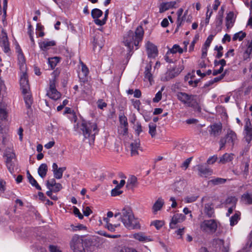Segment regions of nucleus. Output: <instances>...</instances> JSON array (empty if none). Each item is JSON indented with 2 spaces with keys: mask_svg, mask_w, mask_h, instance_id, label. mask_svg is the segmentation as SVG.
<instances>
[{
  "mask_svg": "<svg viewBox=\"0 0 252 252\" xmlns=\"http://www.w3.org/2000/svg\"><path fill=\"white\" fill-rule=\"evenodd\" d=\"M6 146L9 147L6 149L4 155L6 158V163L9 172L12 173L14 172L15 166L14 161L15 154L13 152V145L10 140V137L7 134V129L0 125V151L2 150Z\"/></svg>",
  "mask_w": 252,
  "mask_h": 252,
  "instance_id": "1",
  "label": "nucleus"
},
{
  "mask_svg": "<svg viewBox=\"0 0 252 252\" xmlns=\"http://www.w3.org/2000/svg\"><path fill=\"white\" fill-rule=\"evenodd\" d=\"M114 216L115 218L119 217L124 226L128 229L140 228L138 219L134 217L132 209L129 207L124 208L121 212L116 213Z\"/></svg>",
  "mask_w": 252,
  "mask_h": 252,
  "instance_id": "2",
  "label": "nucleus"
},
{
  "mask_svg": "<svg viewBox=\"0 0 252 252\" xmlns=\"http://www.w3.org/2000/svg\"><path fill=\"white\" fill-rule=\"evenodd\" d=\"M144 35V30L142 26H139L135 32L129 31L124 36L123 42L124 44L131 50L133 45L138 46L139 43L142 40Z\"/></svg>",
  "mask_w": 252,
  "mask_h": 252,
  "instance_id": "3",
  "label": "nucleus"
},
{
  "mask_svg": "<svg viewBox=\"0 0 252 252\" xmlns=\"http://www.w3.org/2000/svg\"><path fill=\"white\" fill-rule=\"evenodd\" d=\"M80 129L85 138L90 137L93 140L99 130L96 123L85 121L82 122Z\"/></svg>",
  "mask_w": 252,
  "mask_h": 252,
  "instance_id": "4",
  "label": "nucleus"
},
{
  "mask_svg": "<svg viewBox=\"0 0 252 252\" xmlns=\"http://www.w3.org/2000/svg\"><path fill=\"white\" fill-rule=\"evenodd\" d=\"M237 140V137L236 133L231 130H228L226 135L221 137L220 140V149H223L226 144L233 147Z\"/></svg>",
  "mask_w": 252,
  "mask_h": 252,
  "instance_id": "5",
  "label": "nucleus"
},
{
  "mask_svg": "<svg viewBox=\"0 0 252 252\" xmlns=\"http://www.w3.org/2000/svg\"><path fill=\"white\" fill-rule=\"evenodd\" d=\"M184 66L182 64H179L177 66L171 69H168L166 72L161 77L162 81H168L171 79L177 76L183 70Z\"/></svg>",
  "mask_w": 252,
  "mask_h": 252,
  "instance_id": "6",
  "label": "nucleus"
},
{
  "mask_svg": "<svg viewBox=\"0 0 252 252\" xmlns=\"http://www.w3.org/2000/svg\"><path fill=\"white\" fill-rule=\"evenodd\" d=\"M201 230L207 233H214L217 228V224L214 220H204L200 224Z\"/></svg>",
  "mask_w": 252,
  "mask_h": 252,
  "instance_id": "7",
  "label": "nucleus"
},
{
  "mask_svg": "<svg viewBox=\"0 0 252 252\" xmlns=\"http://www.w3.org/2000/svg\"><path fill=\"white\" fill-rule=\"evenodd\" d=\"M176 96L179 100L189 107H192L196 101H194L195 95L189 94L186 93L178 92Z\"/></svg>",
  "mask_w": 252,
  "mask_h": 252,
  "instance_id": "8",
  "label": "nucleus"
},
{
  "mask_svg": "<svg viewBox=\"0 0 252 252\" xmlns=\"http://www.w3.org/2000/svg\"><path fill=\"white\" fill-rule=\"evenodd\" d=\"M70 248L74 252H83V240L79 236L74 235L70 242Z\"/></svg>",
  "mask_w": 252,
  "mask_h": 252,
  "instance_id": "9",
  "label": "nucleus"
},
{
  "mask_svg": "<svg viewBox=\"0 0 252 252\" xmlns=\"http://www.w3.org/2000/svg\"><path fill=\"white\" fill-rule=\"evenodd\" d=\"M47 95L53 100H58L59 99L61 94L56 89L55 79L51 80L49 85V89L47 93Z\"/></svg>",
  "mask_w": 252,
  "mask_h": 252,
  "instance_id": "10",
  "label": "nucleus"
},
{
  "mask_svg": "<svg viewBox=\"0 0 252 252\" xmlns=\"http://www.w3.org/2000/svg\"><path fill=\"white\" fill-rule=\"evenodd\" d=\"M245 137L247 142L250 143L252 140V126L250 119L246 118L245 119Z\"/></svg>",
  "mask_w": 252,
  "mask_h": 252,
  "instance_id": "11",
  "label": "nucleus"
},
{
  "mask_svg": "<svg viewBox=\"0 0 252 252\" xmlns=\"http://www.w3.org/2000/svg\"><path fill=\"white\" fill-rule=\"evenodd\" d=\"M186 217L182 214H175L172 217L169 223V227L171 229H175L177 227V224L184 221Z\"/></svg>",
  "mask_w": 252,
  "mask_h": 252,
  "instance_id": "12",
  "label": "nucleus"
},
{
  "mask_svg": "<svg viewBox=\"0 0 252 252\" xmlns=\"http://www.w3.org/2000/svg\"><path fill=\"white\" fill-rule=\"evenodd\" d=\"M0 45L3 48L5 53H7L10 50L7 34L3 30L0 33Z\"/></svg>",
  "mask_w": 252,
  "mask_h": 252,
  "instance_id": "13",
  "label": "nucleus"
},
{
  "mask_svg": "<svg viewBox=\"0 0 252 252\" xmlns=\"http://www.w3.org/2000/svg\"><path fill=\"white\" fill-rule=\"evenodd\" d=\"M21 89L23 93H27L30 89V86L26 73H23L20 80Z\"/></svg>",
  "mask_w": 252,
  "mask_h": 252,
  "instance_id": "14",
  "label": "nucleus"
},
{
  "mask_svg": "<svg viewBox=\"0 0 252 252\" xmlns=\"http://www.w3.org/2000/svg\"><path fill=\"white\" fill-rule=\"evenodd\" d=\"M146 48L149 57L154 58L158 55L157 47L150 42H148L146 44Z\"/></svg>",
  "mask_w": 252,
  "mask_h": 252,
  "instance_id": "15",
  "label": "nucleus"
},
{
  "mask_svg": "<svg viewBox=\"0 0 252 252\" xmlns=\"http://www.w3.org/2000/svg\"><path fill=\"white\" fill-rule=\"evenodd\" d=\"M210 134L213 136H218L220 135L222 131L221 124L216 123L210 126Z\"/></svg>",
  "mask_w": 252,
  "mask_h": 252,
  "instance_id": "16",
  "label": "nucleus"
},
{
  "mask_svg": "<svg viewBox=\"0 0 252 252\" xmlns=\"http://www.w3.org/2000/svg\"><path fill=\"white\" fill-rule=\"evenodd\" d=\"M104 40L102 35L96 34L94 38V49H97L99 51L101 49L104 45Z\"/></svg>",
  "mask_w": 252,
  "mask_h": 252,
  "instance_id": "17",
  "label": "nucleus"
},
{
  "mask_svg": "<svg viewBox=\"0 0 252 252\" xmlns=\"http://www.w3.org/2000/svg\"><path fill=\"white\" fill-rule=\"evenodd\" d=\"M131 156H135L139 154L138 150H140V140L137 139L131 142L130 145Z\"/></svg>",
  "mask_w": 252,
  "mask_h": 252,
  "instance_id": "18",
  "label": "nucleus"
},
{
  "mask_svg": "<svg viewBox=\"0 0 252 252\" xmlns=\"http://www.w3.org/2000/svg\"><path fill=\"white\" fill-rule=\"evenodd\" d=\"M176 3V1L162 3L159 6V13H162L169 9L175 7Z\"/></svg>",
  "mask_w": 252,
  "mask_h": 252,
  "instance_id": "19",
  "label": "nucleus"
},
{
  "mask_svg": "<svg viewBox=\"0 0 252 252\" xmlns=\"http://www.w3.org/2000/svg\"><path fill=\"white\" fill-rule=\"evenodd\" d=\"M250 159L248 158L243 159L241 164V172L245 177H247L249 173Z\"/></svg>",
  "mask_w": 252,
  "mask_h": 252,
  "instance_id": "20",
  "label": "nucleus"
},
{
  "mask_svg": "<svg viewBox=\"0 0 252 252\" xmlns=\"http://www.w3.org/2000/svg\"><path fill=\"white\" fill-rule=\"evenodd\" d=\"M204 212L209 218L212 217L214 213L213 204L212 202L205 204L204 205Z\"/></svg>",
  "mask_w": 252,
  "mask_h": 252,
  "instance_id": "21",
  "label": "nucleus"
},
{
  "mask_svg": "<svg viewBox=\"0 0 252 252\" xmlns=\"http://www.w3.org/2000/svg\"><path fill=\"white\" fill-rule=\"evenodd\" d=\"M234 155L232 153H225L220 158L219 163L225 164L232 161L234 159Z\"/></svg>",
  "mask_w": 252,
  "mask_h": 252,
  "instance_id": "22",
  "label": "nucleus"
},
{
  "mask_svg": "<svg viewBox=\"0 0 252 252\" xmlns=\"http://www.w3.org/2000/svg\"><path fill=\"white\" fill-rule=\"evenodd\" d=\"M164 204V200L161 197L158 198L153 206L152 210L153 212L155 214L158 211L160 210L163 207Z\"/></svg>",
  "mask_w": 252,
  "mask_h": 252,
  "instance_id": "23",
  "label": "nucleus"
},
{
  "mask_svg": "<svg viewBox=\"0 0 252 252\" xmlns=\"http://www.w3.org/2000/svg\"><path fill=\"white\" fill-rule=\"evenodd\" d=\"M235 22L234 13L233 12H229L226 17V26L227 29L232 28Z\"/></svg>",
  "mask_w": 252,
  "mask_h": 252,
  "instance_id": "24",
  "label": "nucleus"
},
{
  "mask_svg": "<svg viewBox=\"0 0 252 252\" xmlns=\"http://www.w3.org/2000/svg\"><path fill=\"white\" fill-rule=\"evenodd\" d=\"M81 63V71H79L78 72V76L80 79H82L83 81L84 82L86 80V77L87 76L89 70L87 67L82 63Z\"/></svg>",
  "mask_w": 252,
  "mask_h": 252,
  "instance_id": "25",
  "label": "nucleus"
},
{
  "mask_svg": "<svg viewBox=\"0 0 252 252\" xmlns=\"http://www.w3.org/2000/svg\"><path fill=\"white\" fill-rule=\"evenodd\" d=\"M103 14L102 11L98 8H94L92 10L91 15L94 19V23L97 25V20H100L99 18Z\"/></svg>",
  "mask_w": 252,
  "mask_h": 252,
  "instance_id": "26",
  "label": "nucleus"
},
{
  "mask_svg": "<svg viewBox=\"0 0 252 252\" xmlns=\"http://www.w3.org/2000/svg\"><path fill=\"white\" fill-rule=\"evenodd\" d=\"M222 21H223V17H222V13H221V15H218L216 18L215 24V26L216 27V32L215 33V35L217 32L221 31Z\"/></svg>",
  "mask_w": 252,
  "mask_h": 252,
  "instance_id": "27",
  "label": "nucleus"
},
{
  "mask_svg": "<svg viewBox=\"0 0 252 252\" xmlns=\"http://www.w3.org/2000/svg\"><path fill=\"white\" fill-rule=\"evenodd\" d=\"M237 202V198L235 196H229L225 200V207L232 206V207H236Z\"/></svg>",
  "mask_w": 252,
  "mask_h": 252,
  "instance_id": "28",
  "label": "nucleus"
},
{
  "mask_svg": "<svg viewBox=\"0 0 252 252\" xmlns=\"http://www.w3.org/2000/svg\"><path fill=\"white\" fill-rule=\"evenodd\" d=\"M48 171V166L46 164H41L38 169V174L42 178H44L46 174Z\"/></svg>",
  "mask_w": 252,
  "mask_h": 252,
  "instance_id": "29",
  "label": "nucleus"
},
{
  "mask_svg": "<svg viewBox=\"0 0 252 252\" xmlns=\"http://www.w3.org/2000/svg\"><path fill=\"white\" fill-rule=\"evenodd\" d=\"M7 117L6 105L3 103H0V120H5Z\"/></svg>",
  "mask_w": 252,
  "mask_h": 252,
  "instance_id": "30",
  "label": "nucleus"
},
{
  "mask_svg": "<svg viewBox=\"0 0 252 252\" xmlns=\"http://www.w3.org/2000/svg\"><path fill=\"white\" fill-rule=\"evenodd\" d=\"M55 45L54 41H43L39 44L40 48L43 50H46L51 46Z\"/></svg>",
  "mask_w": 252,
  "mask_h": 252,
  "instance_id": "31",
  "label": "nucleus"
},
{
  "mask_svg": "<svg viewBox=\"0 0 252 252\" xmlns=\"http://www.w3.org/2000/svg\"><path fill=\"white\" fill-rule=\"evenodd\" d=\"M198 170L200 176H206L207 175H210L212 172L209 169L203 165H198Z\"/></svg>",
  "mask_w": 252,
  "mask_h": 252,
  "instance_id": "32",
  "label": "nucleus"
},
{
  "mask_svg": "<svg viewBox=\"0 0 252 252\" xmlns=\"http://www.w3.org/2000/svg\"><path fill=\"white\" fill-rule=\"evenodd\" d=\"M23 94L24 95V97L26 106L28 109H30L31 108V105L32 103V95L30 93H29L28 91L27 92V93Z\"/></svg>",
  "mask_w": 252,
  "mask_h": 252,
  "instance_id": "33",
  "label": "nucleus"
},
{
  "mask_svg": "<svg viewBox=\"0 0 252 252\" xmlns=\"http://www.w3.org/2000/svg\"><path fill=\"white\" fill-rule=\"evenodd\" d=\"M133 237L141 242L150 241H151L150 238L144 235V234L141 232L135 233L133 235Z\"/></svg>",
  "mask_w": 252,
  "mask_h": 252,
  "instance_id": "34",
  "label": "nucleus"
},
{
  "mask_svg": "<svg viewBox=\"0 0 252 252\" xmlns=\"http://www.w3.org/2000/svg\"><path fill=\"white\" fill-rule=\"evenodd\" d=\"M226 73V71L225 70L222 74H221L220 76L216 77L214 78L213 79L209 81L208 82L206 83L204 85L205 87H209L212 84H213L214 83L219 82V81L221 80L225 75Z\"/></svg>",
  "mask_w": 252,
  "mask_h": 252,
  "instance_id": "35",
  "label": "nucleus"
},
{
  "mask_svg": "<svg viewBox=\"0 0 252 252\" xmlns=\"http://www.w3.org/2000/svg\"><path fill=\"white\" fill-rule=\"evenodd\" d=\"M241 213L237 211L235 214L230 218V224L231 226H233L237 224L238 220L240 219Z\"/></svg>",
  "mask_w": 252,
  "mask_h": 252,
  "instance_id": "36",
  "label": "nucleus"
},
{
  "mask_svg": "<svg viewBox=\"0 0 252 252\" xmlns=\"http://www.w3.org/2000/svg\"><path fill=\"white\" fill-rule=\"evenodd\" d=\"M66 167L59 168L57 170L54 171L53 174L55 178L60 179L63 177V172L66 170Z\"/></svg>",
  "mask_w": 252,
  "mask_h": 252,
  "instance_id": "37",
  "label": "nucleus"
},
{
  "mask_svg": "<svg viewBox=\"0 0 252 252\" xmlns=\"http://www.w3.org/2000/svg\"><path fill=\"white\" fill-rule=\"evenodd\" d=\"M242 200L247 204H252V194L249 193H246L243 194L242 196Z\"/></svg>",
  "mask_w": 252,
  "mask_h": 252,
  "instance_id": "38",
  "label": "nucleus"
},
{
  "mask_svg": "<svg viewBox=\"0 0 252 252\" xmlns=\"http://www.w3.org/2000/svg\"><path fill=\"white\" fill-rule=\"evenodd\" d=\"M151 66L147 65L145 67V70L144 72L145 78L147 79L150 82H151L152 80V74L151 73Z\"/></svg>",
  "mask_w": 252,
  "mask_h": 252,
  "instance_id": "39",
  "label": "nucleus"
},
{
  "mask_svg": "<svg viewBox=\"0 0 252 252\" xmlns=\"http://www.w3.org/2000/svg\"><path fill=\"white\" fill-rule=\"evenodd\" d=\"M168 51H169V53L171 54H175L177 52L182 54L183 52V49L181 48L179 45L175 44L172 48L169 49Z\"/></svg>",
  "mask_w": 252,
  "mask_h": 252,
  "instance_id": "40",
  "label": "nucleus"
},
{
  "mask_svg": "<svg viewBox=\"0 0 252 252\" xmlns=\"http://www.w3.org/2000/svg\"><path fill=\"white\" fill-rule=\"evenodd\" d=\"M226 181V179L221 178H216L210 181L214 185H219L224 184Z\"/></svg>",
  "mask_w": 252,
  "mask_h": 252,
  "instance_id": "41",
  "label": "nucleus"
},
{
  "mask_svg": "<svg viewBox=\"0 0 252 252\" xmlns=\"http://www.w3.org/2000/svg\"><path fill=\"white\" fill-rule=\"evenodd\" d=\"M246 34L245 32H240L235 33L233 37L232 40L233 41H236L238 39L239 41H241L243 39V38L246 36Z\"/></svg>",
  "mask_w": 252,
  "mask_h": 252,
  "instance_id": "42",
  "label": "nucleus"
},
{
  "mask_svg": "<svg viewBox=\"0 0 252 252\" xmlns=\"http://www.w3.org/2000/svg\"><path fill=\"white\" fill-rule=\"evenodd\" d=\"M156 125L154 124H149V133L151 135L152 137H154L156 135Z\"/></svg>",
  "mask_w": 252,
  "mask_h": 252,
  "instance_id": "43",
  "label": "nucleus"
},
{
  "mask_svg": "<svg viewBox=\"0 0 252 252\" xmlns=\"http://www.w3.org/2000/svg\"><path fill=\"white\" fill-rule=\"evenodd\" d=\"M119 122L121 126H127L128 123L127 118L124 115H120L119 117Z\"/></svg>",
  "mask_w": 252,
  "mask_h": 252,
  "instance_id": "44",
  "label": "nucleus"
},
{
  "mask_svg": "<svg viewBox=\"0 0 252 252\" xmlns=\"http://www.w3.org/2000/svg\"><path fill=\"white\" fill-rule=\"evenodd\" d=\"M108 13H109V10L107 9L105 11L104 18L102 20H96V22L97 23V25L98 26H101L104 25L106 23V21H107V18H108Z\"/></svg>",
  "mask_w": 252,
  "mask_h": 252,
  "instance_id": "45",
  "label": "nucleus"
},
{
  "mask_svg": "<svg viewBox=\"0 0 252 252\" xmlns=\"http://www.w3.org/2000/svg\"><path fill=\"white\" fill-rule=\"evenodd\" d=\"M7 8V0H3V8H2L3 15L2 17V20L3 22H4L6 19Z\"/></svg>",
  "mask_w": 252,
  "mask_h": 252,
  "instance_id": "46",
  "label": "nucleus"
},
{
  "mask_svg": "<svg viewBox=\"0 0 252 252\" xmlns=\"http://www.w3.org/2000/svg\"><path fill=\"white\" fill-rule=\"evenodd\" d=\"M59 60L57 57L52 58L48 59V63L52 69H53L56 66Z\"/></svg>",
  "mask_w": 252,
  "mask_h": 252,
  "instance_id": "47",
  "label": "nucleus"
},
{
  "mask_svg": "<svg viewBox=\"0 0 252 252\" xmlns=\"http://www.w3.org/2000/svg\"><path fill=\"white\" fill-rule=\"evenodd\" d=\"M163 221L157 220L152 222V224L154 225L157 229H159L164 225Z\"/></svg>",
  "mask_w": 252,
  "mask_h": 252,
  "instance_id": "48",
  "label": "nucleus"
},
{
  "mask_svg": "<svg viewBox=\"0 0 252 252\" xmlns=\"http://www.w3.org/2000/svg\"><path fill=\"white\" fill-rule=\"evenodd\" d=\"M164 88H162L161 91H158L156 94L155 97L153 98V101L154 102H158L161 100L162 97V91Z\"/></svg>",
  "mask_w": 252,
  "mask_h": 252,
  "instance_id": "49",
  "label": "nucleus"
},
{
  "mask_svg": "<svg viewBox=\"0 0 252 252\" xmlns=\"http://www.w3.org/2000/svg\"><path fill=\"white\" fill-rule=\"evenodd\" d=\"M137 181V178L134 176H131L127 181V185L133 186Z\"/></svg>",
  "mask_w": 252,
  "mask_h": 252,
  "instance_id": "50",
  "label": "nucleus"
},
{
  "mask_svg": "<svg viewBox=\"0 0 252 252\" xmlns=\"http://www.w3.org/2000/svg\"><path fill=\"white\" fill-rule=\"evenodd\" d=\"M198 198V196L191 195L188 196L185 198V200L187 203H191L195 201Z\"/></svg>",
  "mask_w": 252,
  "mask_h": 252,
  "instance_id": "51",
  "label": "nucleus"
},
{
  "mask_svg": "<svg viewBox=\"0 0 252 252\" xmlns=\"http://www.w3.org/2000/svg\"><path fill=\"white\" fill-rule=\"evenodd\" d=\"M222 49L223 47L221 46H220L219 47L218 46H216L215 47V50L218 51V53L216 55V58L220 59L222 56L223 54L222 52H221Z\"/></svg>",
  "mask_w": 252,
  "mask_h": 252,
  "instance_id": "52",
  "label": "nucleus"
},
{
  "mask_svg": "<svg viewBox=\"0 0 252 252\" xmlns=\"http://www.w3.org/2000/svg\"><path fill=\"white\" fill-rule=\"evenodd\" d=\"M62 188V185L60 183H57L55 184L53 187H51V189H49L53 190V192H57L61 190Z\"/></svg>",
  "mask_w": 252,
  "mask_h": 252,
  "instance_id": "53",
  "label": "nucleus"
},
{
  "mask_svg": "<svg viewBox=\"0 0 252 252\" xmlns=\"http://www.w3.org/2000/svg\"><path fill=\"white\" fill-rule=\"evenodd\" d=\"M120 225V224L113 225L111 223H107L106 224L105 227L110 231L113 232L115 230V228L119 227Z\"/></svg>",
  "mask_w": 252,
  "mask_h": 252,
  "instance_id": "54",
  "label": "nucleus"
},
{
  "mask_svg": "<svg viewBox=\"0 0 252 252\" xmlns=\"http://www.w3.org/2000/svg\"><path fill=\"white\" fill-rule=\"evenodd\" d=\"M56 184H57V183H56L55 179L53 178L47 181L46 186L47 188L49 189H51V187H53Z\"/></svg>",
  "mask_w": 252,
  "mask_h": 252,
  "instance_id": "55",
  "label": "nucleus"
},
{
  "mask_svg": "<svg viewBox=\"0 0 252 252\" xmlns=\"http://www.w3.org/2000/svg\"><path fill=\"white\" fill-rule=\"evenodd\" d=\"M18 60L21 63L20 68L24 67L25 66V59L22 53H19L18 55Z\"/></svg>",
  "mask_w": 252,
  "mask_h": 252,
  "instance_id": "56",
  "label": "nucleus"
},
{
  "mask_svg": "<svg viewBox=\"0 0 252 252\" xmlns=\"http://www.w3.org/2000/svg\"><path fill=\"white\" fill-rule=\"evenodd\" d=\"M122 193H123V191H122L121 190L117 189H113L111 190V194L112 196H116L120 195Z\"/></svg>",
  "mask_w": 252,
  "mask_h": 252,
  "instance_id": "57",
  "label": "nucleus"
},
{
  "mask_svg": "<svg viewBox=\"0 0 252 252\" xmlns=\"http://www.w3.org/2000/svg\"><path fill=\"white\" fill-rule=\"evenodd\" d=\"M97 107L99 109H102L103 108L106 107L107 106L106 103L103 101L102 100L99 99L97 102Z\"/></svg>",
  "mask_w": 252,
  "mask_h": 252,
  "instance_id": "58",
  "label": "nucleus"
},
{
  "mask_svg": "<svg viewBox=\"0 0 252 252\" xmlns=\"http://www.w3.org/2000/svg\"><path fill=\"white\" fill-rule=\"evenodd\" d=\"M252 52L248 50H246L243 55V59L244 61H246L250 58V55Z\"/></svg>",
  "mask_w": 252,
  "mask_h": 252,
  "instance_id": "59",
  "label": "nucleus"
},
{
  "mask_svg": "<svg viewBox=\"0 0 252 252\" xmlns=\"http://www.w3.org/2000/svg\"><path fill=\"white\" fill-rule=\"evenodd\" d=\"M135 130L137 134V135H139L140 133L142 131V126L141 124L139 123H137L135 125Z\"/></svg>",
  "mask_w": 252,
  "mask_h": 252,
  "instance_id": "60",
  "label": "nucleus"
},
{
  "mask_svg": "<svg viewBox=\"0 0 252 252\" xmlns=\"http://www.w3.org/2000/svg\"><path fill=\"white\" fill-rule=\"evenodd\" d=\"M30 183V184L32 186H34L35 187V188L37 189H38V190H41V188L40 187V186L38 184V183H37L36 181L34 179H33L32 181H30L29 182Z\"/></svg>",
  "mask_w": 252,
  "mask_h": 252,
  "instance_id": "61",
  "label": "nucleus"
},
{
  "mask_svg": "<svg viewBox=\"0 0 252 252\" xmlns=\"http://www.w3.org/2000/svg\"><path fill=\"white\" fill-rule=\"evenodd\" d=\"M73 212L74 214L76 215L80 219H82L83 218V216L80 212L79 209L76 207H74Z\"/></svg>",
  "mask_w": 252,
  "mask_h": 252,
  "instance_id": "62",
  "label": "nucleus"
},
{
  "mask_svg": "<svg viewBox=\"0 0 252 252\" xmlns=\"http://www.w3.org/2000/svg\"><path fill=\"white\" fill-rule=\"evenodd\" d=\"M191 158H187V159H186V160L184 161V162L183 163L181 167L182 168H185V169H186L188 167V166L191 161Z\"/></svg>",
  "mask_w": 252,
  "mask_h": 252,
  "instance_id": "63",
  "label": "nucleus"
},
{
  "mask_svg": "<svg viewBox=\"0 0 252 252\" xmlns=\"http://www.w3.org/2000/svg\"><path fill=\"white\" fill-rule=\"evenodd\" d=\"M218 159V157L217 156H213L210 158H208L207 160V163L209 164H213L214 162H215Z\"/></svg>",
  "mask_w": 252,
  "mask_h": 252,
  "instance_id": "64",
  "label": "nucleus"
}]
</instances>
